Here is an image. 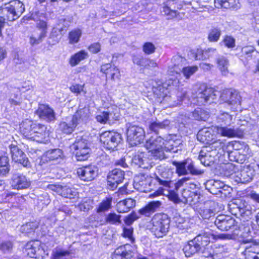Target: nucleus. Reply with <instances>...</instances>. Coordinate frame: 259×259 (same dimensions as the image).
<instances>
[{
	"mask_svg": "<svg viewBox=\"0 0 259 259\" xmlns=\"http://www.w3.org/2000/svg\"><path fill=\"white\" fill-rule=\"evenodd\" d=\"M222 43L228 48H233L235 46V39L232 36L226 35L224 36Z\"/></svg>",
	"mask_w": 259,
	"mask_h": 259,
	"instance_id": "e2e57ef3",
	"label": "nucleus"
},
{
	"mask_svg": "<svg viewBox=\"0 0 259 259\" xmlns=\"http://www.w3.org/2000/svg\"><path fill=\"white\" fill-rule=\"evenodd\" d=\"M213 135L208 128L200 130L197 135L198 140L203 143H210L213 140Z\"/></svg>",
	"mask_w": 259,
	"mask_h": 259,
	"instance_id": "79ce46f5",
	"label": "nucleus"
},
{
	"mask_svg": "<svg viewBox=\"0 0 259 259\" xmlns=\"http://www.w3.org/2000/svg\"><path fill=\"white\" fill-rule=\"evenodd\" d=\"M198 70V66L196 65L184 66L182 70L181 73L186 79H189L191 76L193 75Z\"/></svg>",
	"mask_w": 259,
	"mask_h": 259,
	"instance_id": "4d7b16f0",
	"label": "nucleus"
},
{
	"mask_svg": "<svg viewBox=\"0 0 259 259\" xmlns=\"http://www.w3.org/2000/svg\"><path fill=\"white\" fill-rule=\"evenodd\" d=\"M233 115H230L227 112H223L219 115L218 122L230 125L231 123H233Z\"/></svg>",
	"mask_w": 259,
	"mask_h": 259,
	"instance_id": "13d9d810",
	"label": "nucleus"
},
{
	"mask_svg": "<svg viewBox=\"0 0 259 259\" xmlns=\"http://www.w3.org/2000/svg\"><path fill=\"white\" fill-rule=\"evenodd\" d=\"M221 34L220 28L218 27L212 28L208 32L207 39L210 42H217L219 40Z\"/></svg>",
	"mask_w": 259,
	"mask_h": 259,
	"instance_id": "864d4df0",
	"label": "nucleus"
},
{
	"mask_svg": "<svg viewBox=\"0 0 259 259\" xmlns=\"http://www.w3.org/2000/svg\"><path fill=\"white\" fill-rule=\"evenodd\" d=\"M122 140L121 135L116 132L106 131L100 136V141L103 146L108 150H113Z\"/></svg>",
	"mask_w": 259,
	"mask_h": 259,
	"instance_id": "9b49d317",
	"label": "nucleus"
},
{
	"mask_svg": "<svg viewBox=\"0 0 259 259\" xmlns=\"http://www.w3.org/2000/svg\"><path fill=\"white\" fill-rule=\"evenodd\" d=\"M217 204L214 201L208 200L205 201L199 210L200 215L203 219H209L213 217L217 211Z\"/></svg>",
	"mask_w": 259,
	"mask_h": 259,
	"instance_id": "b1692460",
	"label": "nucleus"
},
{
	"mask_svg": "<svg viewBox=\"0 0 259 259\" xmlns=\"http://www.w3.org/2000/svg\"><path fill=\"white\" fill-rule=\"evenodd\" d=\"M121 216L115 212H110L105 217V221L107 224L113 225H119L121 223Z\"/></svg>",
	"mask_w": 259,
	"mask_h": 259,
	"instance_id": "603ef678",
	"label": "nucleus"
},
{
	"mask_svg": "<svg viewBox=\"0 0 259 259\" xmlns=\"http://www.w3.org/2000/svg\"><path fill=\"white\" fill-rule=\"evenodd\" d=\"M13 247V243L10 241H4L0 242V250L5 253L12 252Z\"/></svg>",
	"mask_w": 259,
	"mask_h": 259,
	"instance_id": "bf43d9fd",
	"label": "nucleus"
},
{
	"mask_svg": "<svg viewBox=\"0 0 259 259\" xmlns=\"http://www.w3.org/2000/svg\"><path fill=\"white\" fill-rule=\"evenodd\" d=\"M93 201L90 199H88L80 203L78 205V207L81 211L87 212L93 208Z\"/></svg>",
	"mask_w": 259,
	"mask_h": 259,
	"instance_id": "680f3d73",
	"label": "nucleus"
},
{
	"mask_svg": "<svg viewBox=\"0 0 259 259\" xmlns=\"http://www.w3.org/2000/svg\"><path fill=\"white\" fill-rule=\"evenodd\" d=\"M9 159L7 155H0V176H4L10 171Z\"/></svg>",
	"mask_w": 259,
	"mask_h": 259,
	"instance_id": "a18cd8bd",
	"label": "nucleus"
},
{
	"mask_svg": "<svg viewBox=\"0 0 259 259\" xmlns=\"http://www.w3.org/2000/svg\"><path fill=\"white\" fill-rule=\"evenodd\" d=\"M37 227V224L36 223L30 222L23 225L21 227L22 231L25 232L26 233H29L33 231Z\"/></svg>",
	"mask_w": 259,
	"mask_h": 259,
	"instance_id": "0e129e2a",
	"label": "nucleus"
},
{
	"mask_svg": "<svg viewBox=\"0 0 259 259\" xmlns=\"http://www.w3.org/2000/svg\"><path fill=\"white\" fill-rule=\"evenodd\" d=\"M220 102L226 103L233 111H237L240 109L241 104V96L239 93L233 89L223 90L220 95Z\"/></svg>",
	"mask_w": 259,
	"mask_h": 259,
	"instance_id": "1a4fd4ad",
	"label": "nucleus"
},
{
	"mask_svg": "<svg viewBox=\"0 0 259 259\" xmlns=\"http://www.w3.org/2000/svg\"><path fill=\"white\" fill-rule=\"evenodd\" d=\"M90 147L91 143L87 136H78L70 147L77 161H84L90 157Z\"/></svg>",
	"mask_w": 259,
	"mask_h": 259,
	"instance_id": "0eeeda50",
	"label": "nucleus"
},
{
	"mask_svg": "<svg viewBox=\"0 0 259 259\" xmlns=\"http://www.w3.org/2000/svg\"><path fill=\"white\" fill-rule=\"evenodd\" d=\"M172 88L171 85L164 83L154 89V93L158 97V101L165 108L176 106L181 101L177 98L175 92H170Z\"/></svg>",
	"mask_w": 259,
	"mask_h": 259,
	"instance_id": "39448f33",
	"label": "nucleus"
},
{
	"mask_svg": "<svg viewBox=\"0 0 259 259\" xmlns=\"http://www.w3.org/2000/svg\"><path fill=\"white\" fill-rule=\"evenodd\" d=\"M183 250L187 257H190L196 253L204 252L199 243L195 241V238L189 241L188 244L185 245Z\"/></svg>",
	"mask_w": 259,
	"mask_h": 259,
	"instance_id": "473e14b6",
	"label": "nucleus"
},
{
	"mask_svg": "<svg viewBox=\"0 0 259 259\" xmlns=\"http://www.w3.org/2000/svg\"><path fill=\"white\" fill-rule=\"evenodd\" d=\"M133 229L132 228H123L122 236L125 238H127L132 243L135 242V238L133 236Z\"/></svg>",
	"mask_w": 259,
	"mask_h": 259,
	"instance_id": "69168bd1",
	"label": "nucleus"
},
{
	"mask_svg": "<svg viewBox=\"0 0 259 259\" xmlns=\"http://www.w3.org/2000/svg\"><path fill=\"white\" fill-rule=\"evenodd\" d=\"M19 95L20 92L19 91H17L16 93L11 94L9 99L10 102L11 104L14 105H19L20 103L19 99Z\"/></svg>",
	"mask_w": 259,
	"mask_h": 259,
	"instance_id": "774afa93",
	"label": "nucleus"
},
{
	"mask_svg": "<svg viewBox=\"0 0 259 259\" xmlns=\"http://www.w3.org/2000/svg\"><path fill=\"white\" fill-rule=\"evenodd\" d=\"M205 188L210 193L217 194L218 192L222 193L223 190H228L229 187L220 181L209 180L206 183Z\"/></svg>",
	"mask_w": 259,
	"mask_h": 259,
	"instance_id": "7c9ffc66",
	"label": "nucleus"
},
{
	"mask_svg": "<svg viewBox=\"0 0 259 259\" xmlns=\"http://www.w3.org/2000/svg\"><path fill=\"white\" fill-rule=\"evenodd\" d=\"M39 246V242L37 241L28 242L25 247L27 255L30 257L36 258V252L40 250Z\"/></svg>",
	"mask_w": 259,
	"mask_h": 259,
	"instance_id": "c03bdc74",
	"label": "nucleus"
},
{
	"mask_svg": "<svg viewBox=\"0 0 259 259\" xmlns=\"http://www.w3.org/2000/svg\"><path fill=\"white\" fill-rule=\"evenodd\" d=\"M219 55L217 49L214 48H207L204 50H191L188 53V56L191 59L202 60L218 58Z\"/></svg>",
	"mask_w": 259,
	"mask_h": 259,
	"instance_id": "ddd939ff",
	"label": "nucleus"
},
{
	"mask_svg": "<svg viewBox=\"0 0 259 259\" xmlns=\"http://www.w3.org/2000/svg\"><path fill=\"white\" fill-rule=\"evenodd\" d=\"M90 114L88 107L79 108L74 115L63 119L59 124V128L65 134H71L77 126H81L87 123L89 119Z\"/></svg>",
	"mask_w": 259,
	"mask_h": 259,
	"instance_id": "7ed1b4c3",
	"label": "nucleus"
},
{
	"mask_svg": "<svg viewBox=\"0 0 259 259\" xmlns=\"http://www.w3.org/2000/svg\"><path fill=\"white\" fill-rule=\"evenodd\" d=\"M217 134L223 137L232 138L241 135L243 131L242 128H239L236 126L229 127L217 126L215 127Z\"/></svg>",
	"mask_w": 259,
	"mask_h": 259,
	"instance_id": "393cba45",
	"label": "nucleus"
},
{
	"mask_svg": "<svg viewBox=\"0 0 259 259\" xmlns=\"http://www.w3.org/2000/svg\"><path fill=\"white\" fill-rule=\"evenodd\" d=\"M82 31L80 29L71 30L68 34L69 43L71 45L77 43L81 36Z\"/></svg>",
	"mask_w": 259,
	"mask_h": 259,
	"instance_id": "5fc2aeb1",
	"label": "nucleus"
},
{
	"mask_svg": "<svg viewBox=\"0 0 259 259\" xmlns=\"http://www.w3.org/2000/svg\"><path fill=\"white\" fill-rule=\"evenodd\" d=\"M167 138L164 140L157 135L151 136L146 141L145 146L154 158L161 160L168 157L165 152H176L177 151V149H175L177 147L174 144L175 142L170 139L167 142Z\"/></svg>",
	"mask_w": 259,
	"mask_h": 259,
	"instance_id": "f257e3e1",
	"label": "nucleus"
},
{
	"mask_svg": "<svg viewBox=\"0 0 259 259\" xmlns=\"http://www.w3.org/2000/svg\"><path fill=\"white\" fill-rule=\"evenodd\" d=\"M10 183L12 189L18 190L27 189L31 185L30 179L18 172L12 174Z\"/></svg>",
	"mask_w": 259,
	"mask_h": 259,
	"instance_id": "2eb2a0df",
	"label": "nucleus"
},
{
	"mask_svg": "<svg viewBox=\"0 0 259 259\" xmlns=\"http://www.w3.org/2000/svg\"><path fill=\"white\" fill-rule=\"evenodd\" d=\"M245 259H259V245L252 240L244 241Z\"/></svg>",
	"mask_w": 259,
	"mask_h": 259,
	"instance_id": "aec40b11",
	"label": "nucleus"
},
{
	"mask_svg": "<svg viewBox=\"0 0 259 259\" xmlns=\"http://www.w3.org/2000/svg\"><path fill=\"white\" fill-rule=\"evenodd\" d=\"M88 57V53L84 50H81L72 55L69 59V64L72 67L78 64L80 62Z\"/></svg>",
	"mask_w": 259,
	"mask_h": 259,
	"instance_id": "37998d69",
	"label": "nucleus"
},
{
	"mask_svg": "<svg viewBox=\"0 0 259 259\" xmlns=\"http://www.w3.org/2000/svg\"><path fill=\"white\" fill-rule=\"evenodd\" d=\"M216 93L211 88H208L204 85L201 86L197 92L198 103L203 105L213 102L217 96Z\"/></svg>",
	"mask_w": 259,
	"mask_h": 259,
	"instance_id": "4468645a",
	"label": "nucleus"
},
{
	"mask_svg": "<svg viewBox=\"0 0 259 259\" xmlns=\"http://www.w3.org/2000/svg\"><path fill=\"white\" fill-rule=\"evenodd\" d=\"M170 121L167 119L164 120L160 122L155 121L151 122L149 124V130L155 134H158L159 131L162 129H166L169 127Z\"/></svg>",
	"mask_w": 259,
	"mask_h": 259,
	"instance_id": "58836bf2",
	"label": "nucleus"
},
{
	"mask_svg": "<svg viewBox=\"0 0 259 259\" xmlns=\"http://www.w3.org/2000/svg\"><path fill=\"white\" fill-rule=\"evenodd\" d=\"M47 188L65 198L73 199L77 195V192L74 188H69L66 186L49 184L47 186Z\"/></svg>",
	"mask_w": 259,
	"mask_h": 259,
	"instance_id": "412c9836",
	"label": "nucleus"
},
{
	"mask_svg": "<svg viewBox=\"0 0 259 259\" xmlns=\"http://www.w3.org/2000/svg\"><path fill=\"white\" fill-rule=\"evenodd\" d=\"M216 63L218 68L221 72L222 75L226 76L229 73V60L225 56L220 55L216 58Z\"/></svg>",
	"mask_w": 259,
	"mask_h": 259,
	"instance_id": "4c0bfd02",
	"label": "nucleus"
},
{
	"mask_svg": "<svg viewBox=\"0 0 259 259\" xmlns=\"http://www.w3.org/2000/svg\"><path fill=\"white\" fill-rule=\"evenodd\" d=\"M101 72L109 76L112 80L118 78L120 76V72L115 66L110 63H106L101 66Z\"/></svg>",
	"mask_w": 259,
	"mask_h": 259,
	"instance_id": "72a5a7b5",
	"label": "nucleus"
},
{
	"mask_svg": "<svg viewBox=\"0 0 259 259\" xmlns=\"http://www.w3.org/2000/svg\"><path fill=\"white\" fill-rule=\"evenodd\" d=\"M155 175V180L159 185L166 190L171 187V185L173 184L171 181L173 172L171 169L159 166L157 169Z\"/></svg>",
	"mask_w": 259,
	"mask_h": 259,
	"instance_id": "f8f14e48",
	"label": "nucleus"
},
{
	"mask_svg": "<svg viewBox=\"0 0 259 259\" xmlns=\"http://www.w3.org/2000/svg\"><path fill=\"white\" fill-rule=\"evenodd\" d=\"M162 203L160 201H152L138 210L139 215L149 217L158 210Z\"/></svg>",
	"mask_w": 259,
	"mask_h": 259,
	"instance_id": "c756f323",
	"label": "nucleus"
},
{
	"mask_svg": "<svg viewBox=\"0 0 259 259\" xmlns=\"http://www.w3.org/2000/svg\"><path fill=\"white\" fill-rule=\"evenodd\" d=\"M36 113L40 119L47 122H51L56 119L54 110L46 104H39Z\"/></svg>",
	"mask_w": 259,
	"mask_h": 259,
	"instance_id": "a878e982",
	"label": "nucleus"
},
{
	"mask_svg": "<svg viewBox=\"0 0 259 259\" xmlns=\"http://www.w3.org/2000/svg\"><path fill=\"white\" fill-rule=\"evenodd\" d=\"M20 132L26 139L38 143H45L49 137V131L45 125L26 119L20 125Z\"/></svg>",
	"mask_w": 259,
	"mask_h": 259,
	"instance_id": "f03ea898",
	"label": "nucleus"
},
{
	"mask_svg": "<svg viewBox=\"0 0 259 259\" xmlns=\"http://www.w3.org/2000/svg\"><path fill=\"white\" fill-rule=\"evenodd\" d=\"M155 47L154 45L150 42H147L144 44L143 47V50L146 54H151L155 52Z\"/></svg>",
	"mask_w": 259,
	"mask_h": 259,
	"instance_id": "338daca9",
	"label": "nucleus"
},
{
	"mask_svg": "<svg viewBox=\"0 0 259 259\" xmlns=\"http://www.w3.org/2000/svg\"><path fill=\"white\" fill-rule=\"evenodd\" d=\"M98 168L94 165H89L79 167L77 174L80 180L89 182L93 180L97 176Z\"/></svg>",
	"mask_w": 259,
	"mask_h": 259,
	"instance_id": "a211bd4d",
	"label": "nucleus"
},
{
	"mask_svg": "<svg viewBox=\"0 0 259 259\" xmlns=\"http://www.w3.org/2000/svg\"><path fill=\"white\" fill-rule=\"evenodd\" d=\"M187 64V60L182 56L177 55L172 57L168 66V72L172 75L175 74L180 75L183 68Z\"/></svg>",
	"mask_w": 259,
	"mask_h": 259,
	"instance_id": "6ab92c4d",
	"label": "nucleus"
},
{
	"mask_svg": "<svg viewBox=\"0 0 259 259\" xmlns=\"http://www.w3.org/2000/svg\"><path fill=\"white\" fill-rule=\"evenodd\" d=\"M170 222V219L166 214L157 213L153 217L147 227L156 237L160 238L167 233Z\"/></svg>",
	"mask_w": 259,
	"mask_h": 259,
	"instance_id": "20e7f679",
	"label": "nucleus"
},
{
	"mask_svg": "<svg viewBox=\"0 0 259 259\" xmlns=\"http://www.w3.org/2000/svg\"><path fill=\"white\" fill-rule=\"evenodd\" d=\"M173 165L176 167V171L179 176L187 175L190 174L192 175H201L204 171L198 168L194 162L190 159H185L181 161H173Z\"/></svg>",
	"mask_w": 259,
	"mask_h": 259,
	"instance_id": "6e6552de",
	"label": "nucleus"
},
{
	"mask_svg": "<svg viewBox=\"0 0 259 259\" xmlns=\"http://www.w3.org/2000/svg\"><path fill=\"white\" fill-rule=\"evenodd\" d=\"M183 199L181 201L190 205L195 204L198 202L199 195L196 192L192 191L187 189H184L182 192Z\"/></svg>",
	"mask_w": 259,
	"mask_h": 259,
	"instance_id": "f704fd0d",
	"label": "nucleus"
},
{
	"mask_svg": "<svg viewBox=\"0 0 259 259\" xmlns=\"http://www.w3.org/2000/svg\"><path fill=\"white\" fill-rule=\"evenodd\" d=\"M174 2V0H167L166 5L162 7L161 10V13L167 16L168 19H171L178 15L176 10L171 9V8H175V7H172V5L175 4Z\"/></svg>",
	"mask_w": 259,
	"mask_h": 259,
	"instance_id": "ea45409f",
	"label": "nucleus"
},
{
	"mask_svg": "<svg viewBox=\"0 0 259 259\" xmlns=\"http://www.w3.org/2000/svg\"><path fill=\"white\" fill-rule=\"evenodd\" d=\"M192 117L195 120L206 121L209 117V113L201 108H197L192 113Z\"/></svg>",
	"mask_w": 259,
	"mask_h": 259,
	"instance_id": "49530a36",
	"label": "nucleus"
},
{
	"mask_svg": "<svg viewBox=\"0 0 259 259\" xmlns=\"http://www.w3.org/2000/svg\"><path fill=\"white\" fill-rule=\"evenodd\" d=\"M253 177V171L247 167L237 171L233 176V179L237 184H245L250 182Z\"/></svg>",
	"mask_w": 259,
	"mask_h": 259,
	"instance_id": "bb28decb",
	"label": "nucleus"
},
{
	"mask_svg": "<svg viewBox=\"0 0 259 259\" xmlns=\"http://www.w3.org/2000/svg\"><path fill=\"white\" fill-rule=\"evenodd\" d=\"M222 170L223 175L226 177H230L237 172L238 168L232 163L224 164L222 165Z\"/></svg>",
	"mask_w": 259,
	"mask_h": 259,
	"instance_id": "8fccbe9b",
	"label": "nucleus"
},
{
	"mask_svg": "<svg viewBox=\"0 0 259 259\" xmlns=\"http://www.w3.org/2000/svg\"><path fill=\"white\" fill-rule=\"evenodd\" d=\"M63 152L60 149L49 150L45 153V157H46L47 160L50 161L61 158Z\"/></svg>",
	"mask_w": 259,
	"mask_h": 259,
	"instance_id": "3c124183",
	"label": "nucleus"
},
{
	"mask_svg": "<svg viewBox=\"0 0 259 259\" xmlns=\"http://www.w3.org/2000/svg\"><path fill=\"white\" fill-rule=\"evenodd\" d=\"M195 241L199 243V245L204 251L206 246L209 243L213 240H217L215 235H214L211 230L204 231L200 234L197 235L195 238Z\"/></svg>",
	"mask_w": 259,
	"mask_h": 259,
	"instance_id": "c85d7f7f",
	"label": "nucleus"
},
{
	"mask_svg": "<svg viewBox=\"0 0 259 259\" xmlns=\"http://www.w3.org/2000/svg\"><path fill=\"white\" fill-rule=\"evenodd\" d=\"M128 244L121 246L117 248L113 254L112 255V259H130L133 256V252L126 248Z\"/></svg>",
	"mask_w": 259,
	"mask_h": 259,
	"instance_id": "c9c22d12",
	"label": "nucleus"
},
{
	"mask_svg": "<svg viewBox=\"0 0 259 259\" xmlns=\"http://www.w3.org/2000/svg\"><path fill=\"white\" fill-rule=\"evenodd\" d=\"M136 201L132 198L120 201L116 204V209L119 213H125L135 207Z\"/></svg>",
	"mask_w": 259,
	"mask_h": 259,
	"instance_id": "e433bc0d",
	"label": "nucleus"
},
{
	"mask_svg": "<svg viewBox=\"0 0 259 259\" xmlns=\"http://www.w3.org/2000/svg\"><path fill=\"white\" fill-rule=\"evenodd\" d=\"M140 218V215L138 212H132L130 214L124 218V222L126 225L130 226L132 225L134 221Z\"/></svg>",
	"mask_w": 259,
	"mask_h": 259,
	"instance_id": "052dcab7",
	"label": "nucleus"
},
{
	"mask_svg": "<svg viewBox=\"0 0 259 259\" xmlns=\"http://www.w3.org/2000/svg\"><path fill=\"white\" fill-rule=\"evenodd\" d=\"M9 148L13 161L21 164L25 167L31 166V163L26 154L17 146L11 144Z\"/></svg>",
	"mask_w": 259,
	"mask_h": 259,
	"instance_id": "f3484780",
	"label": "nucleus"
},
{
	"mask_svg": "<svg viewBox=\"0 0 259 259\" xmlns=\"http://www.w3.org/2000/svg\"><path fill=\"white\" fill-rule=\"evenodd\" d=\"M216 8L225 9L237 8L239 7L238 0H214Z\"/></svg>",
	"mask_w": 259,
	"mask_h": 259,
	"instance_id": "a19ab883",
	"label": "nucleus"
},
{
	"mask_svg": "<svg viewBox=\"0 0 259 259\" xmlns=\"http://www.w3.org/2000/svg\"><path fill=\"white\" fill-rule=\"evenodd\" d=\"M24 10V6L21 2L11 1L0 9V17L4 21H13L20 17Z\"/></svg>",
	"mask_w": 259,
	"mask_h": 259,
	"instance_id": "423d86ee",
	"label": "nucleus"
},
{
	"mask_svg": "<svg viewBox=\"0 0 259 259\" xmlns=\"http://www.w3.org/2000/svg\"><path fill=\"white\" fill-rule=\"evenodd\" d=\"M126 127L127 141L132 146L137 145L143 142L145 134L142 127L130 123L126 124Z\"/></svg>",
	"mask_w": 259,
	"mask_h": 259,
	"instance_id": "9d476101",
	"label": "nucleus"
},
{
	"mask_svg": "<svg viewBox=\"0 0 259 259\" xmlns=\"http://www.w3.org/2000/svg\"><path fill=\"white\" fill-rule=\"evenodd\" d=\"M70 258V252L68 250L56 249L53 250L52 252V259H69Z\"/></svg>",
	"mask_w": 259,
	"mask_h": 259,
	"instance_id": "09e8293b",
	"label": "nucleus"
},
{
	"mask_svg": "<svg viewBox=\"0 0 259 259\" xmlns=\"http://www.w3.org/2000/svg\"><path fill=\"white\" fill-rule=\"evenodd\" d=\"M31 19L36 22V27L40 31L39 33L47 36L48 25L45 15L39 12L32 13Z\"/></svg>",
	"mask_w": 259,
	"mask_h": 259,
	"instance_id": "cd10ccee",
	"label": "nucleus"
},
{
	"mask_svg": "<svg viewBox=\"0 0 259 259\" xmlns=\"http://www.w3.org/2000/svg\"><path fill=\"white\" fill-rule=\"evenodd\" d=\"M112 201V197H106L99 203L98 207H97V212L101 213L108 211L111 208Z\"/></svg>",
	"mask_w": 259,
	"mask_h": 259,
	"instance_id": "de8ad7c7",
	"label": "nucleus"
},
{
	"mask_svg": "<svg viewBox=\"0 0 259 259\" xmlns=\"http://www.w3.org/2000/svg\"><path fill=\"white\" fill-rule=\"evenodd\" d=\"M119 114L111 109L99 112L96 116L97 121L102 124H112L115 121L119 120Z\"/></svg>",
	"mask_w": 259,
	"mask_h": 259,
	"instance_id": "5701e85b",
	"label": "nucleus"
},
{
	"mask_svg": "<svg viewBox=\"0 0 259 259\" xmlns=\"http://www.w3.org/2000/svg\"><path fill=\"white\" fill-rule=\"evenodd\" d=\"M214 224L221 231H228L231 229L236 230L238 226L236 220L232 217L226 215H219L215 220Z\"/></svg>",
	"mask_w": 259,
	"mask_h": 259,
	"instance_id": "dca6fc26",
	"label": "nucleus"
},
{
	"mask_svg": "<svg viewBox=\"0 0 259 259\" xmlns=\"http://www.w3.org/2000/svg\"><path fill=\"white\" fill-rule=\"evenodd\" d=\"M46 37L44 34L34 32L29 37V44L31 46H36L40 44Z\"/></svg>",
	"mask_w": 259,
	"mask_h": 259,
	"instance_id": "6e6d98bb",
	"label": "nucleus"
},
{
	"mask_svg": "<svg viewBox=\"0 0 259 259\" xmlns=\"http://www.w3.org/2000/svg\"><path fill=\"white\" fill-rule=\"evenodd\" d=\"M124 178V172L121 169L115 168L112 170L107 177V184L110 189L114 190L122 182Z\"/></svg>",
	"mask_w": 259,
	"mask_h": 259,
	"instance_id": "4be33fe9",
	"label": "nucleus"
},
{
	"mask_svg": "<svg viewBox=\"0 0 259 259\" xmlns=\"http://www.w3.org/2000/svg\"><path fill=\"white\" fill-rule=\"evenodd\" d=\"M132 161L133 164L142 168L148 169L151 167L149 159L144 152H138L133 156Z\"/></svg>",
	"mask_w": 259,
	"mask_h": 259,
	"instance_id": "2f4dec72",
	"label": "nucleus"
}]
</instances>
